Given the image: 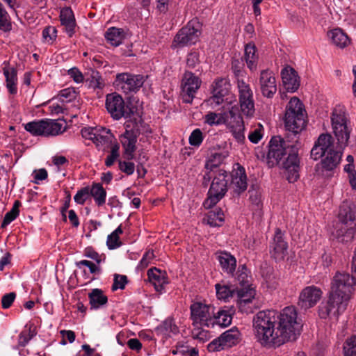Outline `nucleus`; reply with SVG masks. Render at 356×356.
<instances>
[{"mask_svg": "<svg viewBox=\"0 0 356 356\" xmlns=\"http://www.w3.org/2000/svg\"><path fill=\"white\" fill-rule=\"evenodd\" d=\"M204 140L203 133L200 129H194L188 138L189 144L193 147H200Z\"/></svg>", "mask_w": 356, "mask_h": 356, "instance_id": "864d4df0", "label": "nucleus"}, {"mask_svg": "<svg viewBox=\"0 0 356 356\" xmlns=\"http://www.w3.org/2000/svg\"><path fill=\"white\" fill-rule=\"evenodd\" d=\"M59 95L63 101L70 102L76 97V92L72 88H66L62 90Z\"/></svg>", "mask_w": 356, "mask_h": 356, "instance_id": "774afa93", "label": "nucleus"}, {"mask_svg": "<svg viewBox=\"0 0 356 356\" xmlns=\"http://www.w3.org/2000/svg\"><path fill=\"white\" fill-rule=\"evenodd\" d=\"M338 217L344 225H356V205L345 201L339 207Z\"/></svg>", "mask_w": 356, "mask_h": 356, "instance_id": "4be33fe9", "label": "nucleus"}, {"mask_svg": "<svg viewBox=\"0 0 356 356\" xmlns=\"http://www.w3.org/2000/svg\"><path fill=\"white\" fill-rule=\"evenodd\" d=\"M249 271L245 265L238 267L236 272V280L238 282L239 288L250 286Z\"/></svg>", "mask_w": 356, "mask_h": 356, "instance_id": "49530a36", "label": "nucleus"}, {"mask_svg": "<svg viewBox=\"0 0 356 356\" xmlns=\"http://www.w3.org/2000/svg\"><path fill=\"white\" fill-rule=\"evenodd\" d=\"M3 75L6 78V86L11 95L17 93V71L15 67H3Z\"/></svg>", "mask_w": 356, "mask_h": 356, "instance_id": "c85d7f7f", "label": "nucleus"}, {"mask_svg": "<svg viewBox=\"0 0 356 356\" xmlns=\"http://www.w3.org/2000/svg\"><path fill=\"white\" fill-rule=\"evenodd\" d=\"M292 153L289 155L284 162L285 176L290 183H293L299 178L300 161L298 153L296 147H293Z\"/></svg>", "mask_w": 356, "mask_h": 356, "instance_id": "aec40b11", "label": "nucleus"}, {"mask_svg": "<svg viewBox=\"0 0 356 356\" xmlns=\"http://www.w3.org/2000/svg\"><path fill=\"white\" fill-rule=\"evenodd\" d=\"M218 260L224 272L233 274L236 266V258L228 252H221L218 256Z\"/></svg>", "mask_w": 356, "mask_h": 356, "instance_id": "72a5a7b5", "label": "nucleus"}, {"mask_svg": "<svg viewBox=\"0 0 356 356\" xmlns=\"http://www.w3.org/2000/svg\"><path fill=\"white\" fill-rule=\"evenodd\" d=\"M259 84L263 96L273 98L277 92V84L275 77L271 70L266 69L260 72Z\"/></svg>", "mask_w": 356, "mask_h": 356, "instance_id": "a211bd4d", "label": "nucleus"}, {"mask_svg": "<svg viewBox=\"0 0 356 356\" xmlns=\"http://www.w3.org/2000/svg\"><path fill=\"white\" fill-rule=\"evenodd\" d=\"M202 81L193 73L186 71L183 76L181 84L183 102L191 104L200 88Z\"/></svg>", "mask_w": 356, "mask_h": 356, "instance_id": "2eb2a0df", "label": "nucleus"}, {"mask_svg": "<svg viewBox=\"0 0 356 356\" xmlns=\"http://www.w3.org/2000/svg\"><path fill=\"white\" fill-rule=\"evenodd\" d=\"M213 325L217 324L221 327H227L231 324L232 317L228 311L220 309L216 314L213 313Z\"/></svg>", "mask_w": 356, "mask_h": 356, "instance_id": "37998d69", "label": "nucleus"}, {"mask_svg": "<svg viewBox=\"0 0 356 356\" xmlns=\"http://www.w3.org/2000/svg\"><path fill=\"white\" fill-rule=\"evenodd\" d=\"M127 283V277L126 275H115L112 286V290L124 289Z\"/></svg>", "mask_w": 356, "mask_h": 356, "instance_id": "bf43d9fd", "label": "nucleus"}, {"mask_svg": "<svg viewBox=\"0 0 356 356\" xmlns=\"http://www.w3.org/2000/svg\"><path fill=\"white\" fill-rule=\"evenodd\" d=\"M299 143L296 140L294 143H291L281 138L280 136H274L271 138L269 143V149L267 155L268 163H272V165L277 164L284 155H290L292 150L296 147L297 154L298 153Z\"/></svg>", "mask_w": 356, "mask_h": 356, "instance_id": "6e6552de", "label": "nucleus"}, {"mask_svg": "<svg viewBox=\"0 0 356 356\" xmlns=\"http://www.w3.org/2000/svg\"><path fill=\"white\" fill-rule=\"evenodd\" d=\"M24 129L34 136L45 137V119L28 122Z\"/></svg>", "mask_w": 356, "mask_h": 356, "instance_id": "58836bf2", "label": "nucleus"}, {"mask_svg": "<svg viewBox=\"0 0 356 356\" xmlns=\"http://www.w3.org/2000/svg\"><path fill=\"white\" fill-rule=\"evenodd\" d=\"M203 326H193L191 331V336L193 339L197 340L200 343L207 341L210 337L209 331L202 328Z\"/></svg>", "mask_w": 356, "mask_h": 356, "instance_id": "de8ad7c7", "label": "nucleus"}, {"mask_svg": "<svg viewBox=\"0 0 356 356\" xmlns=\"http://www.w3.org/2000/svg\"><path fill=\"white\" fill-rule=\"evenodd\" d=\"M89 197V186H86L77 191L74 200L77 204L83 205Z\"/></svg>", "mask_w": 356, "mask_h": 356, "instance_id": "6e6d98bb", "label": "nucleus"}, {"mask_svg": "<svg viewBox=\"0 0 356 356\" xmlns=\"http://www.w3.org/2000/svg\"><path fill=\"white\" fill-rule=\"evenodd\" d=\"M241 333L236 327H232L222 334H220L221 341L226 348H229L236 345L240 341Z\"/></svg>", "mask_w": 356, "mask_h": 356, "instance_id": "e433bc0d", "label": "nucleus"}, {"mask_svg": "<svg viewBox=\"0 0 356 356\" xmlns=\"http://www.w3.org/2000/svg\"><path fill=\"white\" fill-rule=\"evenodd\" d=\"M303 105L297 97H293L286 105L284 123L287 130L295 136L305 127Z\"/></svg>", "mask_w": 356, "mask_h": 356, "instance_id": "423d86ee", "label": "nucleus"}, {"mask_svg": "<svg viewBox=\"0 0 356 356\" xmlns=\"http://www.w3.org/2000/svg\"><path fill=\"white\" fill-rule=\"evenodd\" d=\"M236 112V109L234 107L229 109L228 120L225 122V124L236 141L238 143H243L245 140L244 122L242 117Z\"/></svg>", "mask_w": 356, "mask_h": 356, "instance_id": "dca6fc26", "label": "nucleus"}, {"mask_svg": "<svg viewBox=\"0 0 356 356\" xmlns=\"http://www.w3.org/2000/svg\"><path fill=\"white\" fill-rule=\"evenodd\" d=\"M255 296V290L250 286L239 288L236 286L235 297L237 298V304L242 307L246 303L252 302Z\"/></svg>", "mask_w": 356, "mask_h": 356, "instance_id": "7c9ffc66", "label": "nucleus"}, {"mask_svg": "<svg viewBox=\"0 0 356 356\" xmlns=\"http://www.w3.org/2000/svg\"><path fill=\"white\" fill-rule=\"evenodd\" d=\"M65 129V121L45 119V137L58 136L63 134Z\"/></svg>", "mask_w": 356, "mask_h": 356, "instance_id": "c756f323", "label": "nucleus"}, {"mask_svg": "<svg viewBox=\"0 0 356 356\" xmlns=\"http://www.w3.org/2000/svg\"><path fill=\"white\" fill-rule=\"evenodd\" d=\"M327 300L330 302L332 313L334 314V319L337 320L339 316L346 311L349 300L330 292Z\"/></svg>", "mask_w": 356, "mask_h": 356, "instance_id": "bb28decb", "label": "nucleus"}, {"mask_svg": "<svg viewBox=\"0 0 356 356\" xmlns=\"http://www.w3.org/2000/svg\"><path fill=\"white\" fill-rule=\"evenodd\" d=\"M264 127L261 124H257L248 134L249 140L257 144L262 138L264 136Z\"/></svg>", "mask_w": 356, "mask_h": 356, "instance_id": "3c124183", "label": "nucleus"}, {"mask_svg": "<svg viewBox=\"0 0 356 356\" xmlns=\"http://www.w3.org/2000/svg\"><path fill=\"white\" fill-rule=\"evenodd\" d=\"M149 281L154 285L156 291L162 293L165 286L168 284L166 273L156 268H152L147 271Z\"/></svg>", "mask_w": 356, "mask_h": 356, "instance_id": "b1692460", "label": "nucleus"}, {"mask_svg": "<svg viewBox=\"0 0 356 356\" xmlns=\"http://www.w3.org/2000/svg\"><path fill=\"white\" fill-rule=\"evenodd\" d=\"M356 232V225H341V227L337 229L334 233V237L340 243L350 242Z\"/></svg>", "mask_w": 356, "mask_h": 356, "instance_id": "cd10ccee", "label": "nucleus"}, {"mask_svg": "<svg viewBox=\"0 0 356 356\" xmlns=\"http://www.w3.org/2000/svg\"><path fill=\"white\" fill-rule=\"evenodd\" d=\"M119 169L127 175H131L134 172L135 164L129 161L118 160Z\"/></svg>", "mask_w": 356, "mask_h": 356, "instance_id": "4d7b16f0", "label": "nucleus"}, {"mask_svg": "<svg viewBox=\"0 0 356 356\" xmlns=\"http://www.w3.org/2000/svg\"><path fill=\"white\" fill-rule=\"evenodd\" d=\"M60 20L67 35L72 37L75 32L76 26L75 18L72 9L70 8L63 9L60 11Z\"/></svg>", "mask_w": 356, "mask_h": 356, "instance_id": "a878e982", "label": "nucleus"}, {"mask_svg": "<svg viewBox=\"0 0 356 356\" xmlns=\"http://www.w3.org/2000/svg\"><path fill=\"white\" fill-rule=\"evenodd\" d=\"M21 205V202L19 200H16L11 210L7 212L3 218V220L1 223V228H5L7 225H8L11 222H13L16 218L18 216L19 213V208Z\"/></svg>", "mask_w": 356, "mask_h": 356, "instance_id": "a18cd8bd", "label": "nucleus"}, {"mask_svg": "<svg viewBox=\"0 0 356 356\" xmlns=\"http://www.w3.org/2000/svg\"><path fill=\"white\" fill-rule=\"evenodd\" d=\"M90 86L95 88L102 89L104 86V82L99 72L92 70L90 74Z\"/></svg>", "mask_w": 356, "mask_h": 356, "instance_id": "5fc2aeb1", "label": "nucleus"}, {"mask_svg": "<svg viewBox=\"0 0 356 356\" xmlns=\"http://www.w3.org/2000/svg\"><path fill=\"white\" fill-rule=\"evenodd\" d=\"M229 114V111L220 113L209 112L204 117V122L211 126L225 124L228 120Z\"/></svg>", "mask_w": 356, "mask_h": 356, "instance_id": "79ce46f5", "label": "nucleus"}, {"mask_svg": "<svg viewBox=\"0 0 356 356\" xmlns=\"http://www.w3.org/2000/svg\"><path fill=\"white\" fill-rule=\"evenodd\" d=\"M67 74L76 83H81L83 81V75L76 67L70 69Z\"/></svg>", "mask_w": 356, "mask_h": 356, "instance_id": "69168bd1", "label": "nucleus"}, {"mask_svg": "<svg viewBox=\"0 0 356 356\" xmlns=\"http://www.w3.org/2000/svg\"><path fill=\"white\" fill-rule=\"evenodd\" d=\"M90 197H92L95 203L99 207L106 202V191L99 183H94L89 186Z\"/></svg>", "mask_w": 356, "mask_h": 356, "instance_id": "4c0bfd02", "label": "nucleus"}, {"mask_svg": "<svg viewBox=\"0 0 356 356\" xmlns=\"http://www.w3.org/2000/svg\"><path fill=\"white\" fill-rule=\"evenodd\" d=\"M147 76L142 74L120 73L116 75L114 86L126 95L137 92L144 84Z\"/></svg>", "mask_w": 356, "mask_h": 356, "instance_id": "9b49d317", "label": "nucleus"}, {"mask_svg": "<svg viewBox=\"0 0 356 356\" xmlns=\"http://www.w3.org/2000/svg\"><path fill=\"white\" fill-rule=\"evenodd\" d=\"M322 291L316 286L304 288L299 296L298 305L303 309L313 307L322 296Z\"/></svg>", "mask_w": 356, "mask_h": 356, "instance_id": "6ab92c4d", "label": "nucleus"}, {"mask_svg": "<svg viewBox=\"0 0 356 356\" xmlns=\"http://www.w3.org/2000/svg\"><path fill=\"white\" fill-rule=\"evenodd\" d=\"M231 186L234 193L240 195L248 187L247 177L245 168L239 165L232 175Z\"/></svg>", "mask_w": 356, "mask_h": 356, "instance_id": "5701e85b", "label": "nucleus"}, {"mask_svg": "<svg viewBox=\"0 0 356 356\" xmlns=\"http://www.w3.org/2000/svg\"><path fill=\"white\" fill-rule=\"evenodd\" d=\"M338 149L334 148L330 134H321L311 150V157L314 160L323 158L321 162L322 168L330 171L339 164L342 156V149L338 145Z\"/></svg>", "mask_w": 356, "mask_h": 356, "instance_id": "7ed1b4c3", "label": "nucleus"}, {"mask_svg": "<svg viewBox=\"0 0 356 356\" xmlns=\"http://www.w3.org/2000/svg\"><path fill=\"white\" fill-rule=\"evenodd\" d=\"M81 134L83 138L92 141L99 150L106 151L111 147L104 161L106 167L112 166L115 161L120 160V145L115 141L110 129L102 127H88L83 128Z\"/></svg>", "mask_w": 356, "mask_h": 356, "instance_id": "f03ea898", "label": "nucleus"}, {"mask_svg": "<svg viewBox=\"0 0 356 356\" xmlns=\"http://www.w3.org/2000/svg\"><path fill=\"white\" fill-rule=\"evenodd\" d=\"M244 51V59L248 67L251 71L256 70L257 67L258 56L256 54L257 49L255 45L252 43L246 44Z\"/></svg>", "mask_w": 356, "mask_h": 356, "instance_id": "c9c22d12", "label": "nucleus"}, {"mask_svg": "<svg viewBox=\"0 0 356 356\" xmlns=\"http://www.w3.org/2000/svg\"><path fill=\"white\" fill-rule=\"evenodd\" d=\"M12 30V22L8 13L0 15V31L10 32Z\"/></svg>", "mask_w": 356, "mask_h": 356, "instance_id": "13d9d810", "label": "nucleus"}, {"mask_svg": "<svg viewBox=\"0 0 356 356\" xmlns=\"http://www.w3.org/2000/svg\"><path fill=\"white\" fill-rule=\"evenodd\" d=\"M16 297V294L14 292H10L4 295L1 298V305L3 309L9 308L13 303Z\"/></svg>", "mask_w": 356, "mask_h": 356, "instance_id": "338daca9", "label": "nucleus"}, {"mask_svg": "<svg viewBox=\"0 0 356 356\" xmlns=\"http://www.w3.org/2000/svg\"><path fill=\"white\" fill-rule=\"evenodd\" d=\"M157 332L165 337H170L172 334L179 332V328L172 319L165 320L156 329Z\"/></svg>", "mask_w": 356, "mask_h": 356, "instance_id": "a19ab883", "label": "nucleus"}, {"mask_svg": "<svg viewBox=\"0 0 356 356\" xmlns=\"http://www.w3.org/2000/svg\"><path fill=\"white\" fill-rule=\"evenodd\" d=\"M270 254L277 261L284 260L288 254V243L284 240V234L278 228L270 245Z\"/></svg>", "mask_w": 356, "mask_h": 356, "instance_id": "f3484780", "label": "nucleus"}, {"mask_svg": "<svg viewBox=\"0 0 356 356\" xmlns=\"http://www.w3.org/2000/svg\"><path fill=\"white\" fill-rule=\"evenodd\" d=\"M281 76L283 84L288 91L293 92L298 88V76L294 69L290 67H284L281 72Z\"/></svg>", "mask_w": 356, "mask_h": 356, "instance_id": "393cba45", "label": "nucleus"}, {"mask_svg": "<svg viewBox=\"0 0 356 356\" xmlns=\"http://www.w3.org/2000/svg\"><path fill=\"white\" fill-rule=\"evenodd\" d=\"M355 284L354 276L347 273L338 272L333 277L330 293L349 300Z\"/></svg>", "mask_w": 356, "mask_h": 356, "instance_id": "9d476101", "label": "nucleus"}, {"mask_svg": "<svg viewBox=\"0 0 356 356\" xmlns=\"http://www.w3.org/2000/svg\"><path fill=\"white\" fill-rule=\"evenodd\" d=\"M207 223L211 227H220L224 221V213L220 209L210 211L207 216Z\"/></svg>", "mask_w": 356, "mask_h": 356, "instance_id": "c03bdc74", "label": "nucleus"}, {"mask_svg": "<svg viewBox=\"0 0 356 356\" xmlns=\"http://www.w3.org/2000/svg\"><path fill=\"white\" fill-rule=\"evenodd\" d=\"M238 100L242 113L248 117L254 115V102L250 85L243 80H238Z\"/></svg>", "mask_w": 356, "mask_h": 356, "instance_id": "4468645a", "label": "nucleus"}, {"mask_svg": "<svg viewBox=\"0 0 356 356\" xmlns=\"http://www.w3.org/2000/svg\"><path fill=\"white\" fill-rule=\"evenodd\" d=\"M213 173V179L208 191V197L203 203L206 209L214 207L227 191L228 173L222 169L218 168Z\"/></svg>", "mask_w": 356, "mask_h": 356, "instance_id": "0eeeda50", "label": "nucleus"}, {"mask_svg": "<svg viewBox=\"0 0 356 356\" xmlns=\"http://www.w3.org/2000/svg\"><path fill=\"white\" fill-rule=\"evenodd\" d=\"M200 34L199 22L196 19H192L178 31L171 47L172 49H176L194 44L198 41Z\"/></svg>", "mask_w": 356, "mask_h": 356, "instance_id": "1a4fd4ad", "label": "nucleus"}, {"mask_svg": "<svg viewBox=\"0 0 356 356\" xmlns=\"http://www.w3.org/2000/svg\"><path fill=\"white\" fill-rule=\"evenodd\" d=\"M224 83H225V81L223 79L216 81L214 83L213 95H216L224 99V97L227 93V89L222 88V85Z\"/></svg>", "mask_w": 356, "mask_h": 356, "instance_id": "052dcab7", "label": "nucleus"}, {"mask_svg": "<svg viewBox=\"0 0 356 356\" xmlns=\"http://www.w3.org/2000/svg\"><path fill=\"white\" fill-rule=\"evenodd\" d=\"M277 332L283 343L294 341L297 338V312L294 307H286L280 312L275 311Z\"/></svg>", "mask_w": 356, "mask_h": 356, "instance_id": "20e7f679", "label": "nucleus"}, {"mask_svg": "<svg viewBox=\"0 0 356 356\" xmlns=\"http://www.w3.org/2000/svg\"><path fill=\"white\" fill-rule=\"evenodd\" d=\"M57 29L55 26H47L42 31V39L44 42L52 44L56 39Z\"/></svg>", "mask_w": 356, "mask_h": 356, "instance_id": "603ef678", "label": "nucleus"}, {"mask_svg": "<svg viewBox=\"0 0 356 356\" xmlns=\"http://www.w3.org/2000/svg\"><path fill=\"white\" fill-rule=\"evenodd\" d=\"M346 110L341 105H337L331 115V124L333 134L341 148H344L350 138L351 129L348 126Z\"/></svg>", "mask_w": 356, "mask_h": 356, "instance_id": "39448f33", "label": "nucleus"}, {"mask_svg": "<svg viewBox=\"0 0 356 356\" xmlns=\"http://www.w3.org/2000/svg\"><path fill=\"white\" fill-rule=\"evenodd\" d=\"M193 326H213V307L200 302L193 303L190 307Z\"/></svg>", "mask_w": 356, "mask_h": 356, "instance_id": "f8f14e48", "label": "nucleus"}, {"mask_svg": "<svg viewBox=\"0 0 356 356\" xmlns=\"http://www.w3.org/2000/svg\"><path fill=\"white\" fill-rule=\"evenodd\" d=\"M343 348L344 356H356V335L348 338Z\"/></svg>", "mask_w": 356, "mask_h": 356, "instance_id": "8fccbe9b", "label": "nucleus"}, {"mask_svg": "<svg viewBox=\"0 0 356 356\" xmlns=\"http://www.w3.org/2000/svg\"><path fill=\"white\" fill-rule=\"evenodd\" d=\"M126 36V33L123 29L110 27L105 33L106 40L113 46L118 47L120 45Z\"/></svg>", "mask_w": 356, "mask_h": 356, "instance_id": "2f4dec72", "label": "nucleus"}, {"mask_svg": "<svg viewBox=\"0 0 356 356\" xmlns=\"http://www.w3.org/2000/svg\"><path fill=\"white\" fill-rule=\"evenodd\" d=\"M252 323L255 337L262 346H280L284 344L277 332L275 310L259 312L254 316Z\"/></svg>", "mask_w": 356, "mask_h": 356, "instance_id": "f257e3e1", "label": "nucleus"}, {"mask_svg": "<svg viewBox=\"0 0 356 356\" xmlns=\"http://www.w3.org/2000/svg\"><path fill=\"white\" fill-rule=\"evenodd\" d=\"M327 35L332 42L339 48H345L350 42L348 36L341 29H334L329 31Z\"/></svg>", "mask_w": 356, "mask_h": 356, "instance_id": "f704fd0d", "label": "nucleus"}, {"mask_svg": "<svg viewBox=\"0 0 356 356\" xmlns=\"http://www.w3.org/2000/svg\"><path fill=\"white\" fill-rule=\"evenodd\" d=\"M318 315L322 319H334V314L328 300L323 301L318 306Z\"/></svg>", "mask_w": 356, "mask_h": 356, "instance_id": "09e8293b", "label": "nucleus"}, {"mask_svg": "<svg viewBox=\"0 0 356 356\" xmlns=\"http://www.w3.org/2000/svg\"><path fill=\"white\" fill-rule=\"evenodd\" d=\"M106 245L109 250H113L120 247L122 243L120 241L119 236L111 233L107 237Z\"/></svg>", "mask_w": 356, "mask_h": 356, "instance_id": "0e129e2a", "label": "nucleus"}, {"mask_svg": "<svg viewBox=\"0 0 356 356\" xmlns=\"http://www.w3.org/2000/svg\"><path fill=\"white\" fill-rule=\"evenodd\" d=\"M123 148V156L125 159L130 161L134 159L136 149L137 134L133 130H126L120 138Z\"/></svg>", "mask_w": 356, "mask_h": 356, "instance_id": "412c9836", "label": "nucleus"}, {"mask_svg": "<svg viewBox=\"0 0 356 356\" xmlns=\"http://www.w3.org/2000/svg\"><path fill=\"white\" fill-rule=\"evenodd\" d=\"M207 349L209 352H216L226 349V348L224 346V343L222 341H221V337L220 336L208 344Z\"/></svg>", "mask_w": 356, "mask_h": 356, "instance_id": "680f3d73", "label": "nucleus"}, {"mask_svg": "<svg viewBox=\"0 0 356 356\" xmlns=\"http://www.w3.org/2000/svg\"><path fill=\"white\" fill-rule=\"evenodd\" d=\"M154 254L152 251L149 250V251L146 252L143 254L137 268L140 270L145 269V268H147L148 266V265L149 264L151 260L154 258Z\"/></svg>", "mask_w": 356, "mask_h": 356, "instance_id": "e2e57ef3", "label": "nucleus"}, {"mask_svg": "<svg viewBox=\"0 0 356 356\" xmlns=\"http://www.w3.org/2000/svg\"><path fill=\"white\" fill-rule=\"evenodd\" d=\"M216 296L220 300H228L229 298L235 297L236 286L232 285L216 284Z\"/></svg>", "mask_w": 356, "mask_h": 356, "instance_id": "ea45409f", "label": "nucleus"}, {"mask_svg": "<svg viewBox=\"0 0 356 356\" xmlns=\"http://www.w3.org/2000/svg\"><path fill=\"white\" fill-rule=\"evenodd\" d=\"M91 309H98L104 306L108 302V298L102 289H93L88 294Z\"/></svg>", "mask_w": 356, "mask_h": 356, "instance_id": "473e14b6", "label": "nucleus"}, {"mask_svg": "<svg viewBox=\"0 0 356 356\" xmlns=\"http://www.w3.org/2000/svg\"><path fill=\"white\" fill-rule=\"evenodd\" d=\"M106 108L111 117L116 120H118L122 118H130L131 115L133 113L131 108L125 105L122 96L116 92L108 94L106 95Z\"/></svg>", "mask_w": 356, "mask_h": 356, "instance_id": "ddd939ff", "label": "nucleus"}]
</instances>
